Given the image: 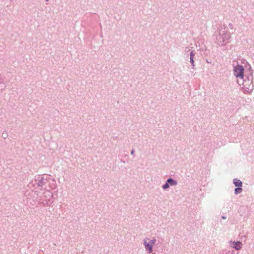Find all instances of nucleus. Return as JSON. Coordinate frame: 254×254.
<instances>
[{"instance_id":"nucleus-1","label":"nucleus","mask_w":254,"mask_h":254,"mask_svg":"<svg viewBox=\"0 0 254 254\" xmlns=\"http://www.w3.org/2000/svg\"><path fill=\"white\" fill-rule=\"evenodd\" d=\"M49 179V177L48 176L45 177L41 175H38L35 177L34 180L33 181V186L35 188H42L45 186Z\"/></svg>"},{"instance_id":"nucleus-2","label":"nucleus","mask_w":254,"mask_h":254,"mask_svg":"<svg viewBox=\"0 0 254 254\" xmlns=\"http://www.w3.org/2000/svg\"><path fill=\"white\" fill-rule=\"evenodd\" d=\"M234 75L237 78H240L243 79L244 77V68L242 66L237 65L234 67Z\"/></svg>"},{"instance_id":"nucleus-3","label":"nucleus","mask_w":254,"mask_h":254,"mask_svg":"<svg viewBox=\"0 0 254 254\" xmlns=\"http://www.w3.org/2000/svg\"><path fill=\"white\" fill-rule=\"evenodd\" d=\"M155 241V240H152L151 243H150V244L147 243L146 241H144L145 247V248L146 249L149 250V252H152V246H153V244H154Z\"/></svg>"},{"instance_id":"nucleus-4","label":"nucleus","mask_w":254,"mask_h":254,"mask_svg":"<svg viewBox=\"0 0 254 254\" xmlns=\"http://www.w3.org/2000/svg\"><path fill=\"white\" fill-rule=\"evenodd\" d=\"M233 247L236 250H239L241 248V243L238 241L236 242H233Z\"/></svg>"},{"instance_id":"nucleus-5","label":"nucleus","mask_w":254,"mask_h":254,"mask_svg":"<svg viewBox=\"0 0 254 254\" xmlns=\"http://www.w3.org/2000/svg\"><path fill=\"white\" fill-rule=\"evenodd\" d=\"M233 183L237 187H241L242 186L241 181L237 179H235L233 181Z\"/></svg>"},{"instance_id":"nucleus-6","label":"nucleus","mask_w":254,"mask_h":254,"mask_svg":"<svg viewBox=\"0 0 254 254\" xmlns=\"http://www.w3.org/2000/svg\"><path fill=\"white\" fill-rule=\"evenodd\" d=\"M6 86L2 80L0 79V90L2 91L4 90L6 88Z\"/></svg>"},{"instance_id":"nucleus-7","label":"nucleus","mask_w":254,"mask_h":254,"mask_svg":"<svg viewBox=\"0 0 254 254\" xmlns=\"http://www.w3.org/2000/svg\"><path fill=\"white\" fill-rule=\"evenodd\" d=\"M167 182L168 183V184H169L171 185H175L177 184L176 182L172 179H168Z\"/></svg>"},{"instance_id":"nucleus-8","label":"nucleus","mask_w":254,"mask_h":254,"mask_svg":"<svg viewBox=\"0 0 254 254\" xmlns=\"http://www.w3.org/2000/svg\"><path fill=\"white\" fill-rule=\"evenodd\" d=\"M242 191V188H237L235 189V193L236 194L240 193Z\"/></svg>"},{"instance_id":"nucleus-9","label":"nucleus","mask_w":254,"mask_h":254,"mask_svg":"<svg viewBox=\"0 0 254 254\" xmlns=\"http://www.w3.org/2000/svg\"><path fill=\"white\" fill-rule=\"evenodd\" d=\"M169 187V184L167 182H166L163 186V188L166 189Z\"/></svg>"},{"instance_id":"nucleus-10","label":"nucleus","mask_w":254,"mask_h":254,"mask_svg":"<svg viewBox=\"0 0 254 254\" xmlns=\"http://www.w3.org/2000/svg\"><path fill=\"white\" fill-rule=\"evenodd\" d=\"M194 55H195V54H194L193 51H191V52L190 53V57L193 58Z\"/></svg>"},{"instance_id":"nucleus-11","label":"nucleus","mask_w":254,"mask_h":254,"mask_svg":"<svg viewBox=\"0 0 254 254\" xmlns=\"http://www.w3.org/2000/svg\"><path fill=\"white\" fill-rule=\"evenodd\" d=\"M190 61L192 63V64H193V63H194L193 58L190 57Z\"/></svg>"},{"instance_id":"nucleus-12","label":"nucleus","mask_w":254,"mask_h":254,"mask_svg":"<svg viewBox=\"0 0 254 254\" xmlns=\"http://www.w3.org/2000/svg\"><path fill=\"white\" fill-rule=\"evenodd\" d=\"M3 135H4V136H3V137H4V138H6V137H7V134H6L5 135H4V134L3 133Z\"/></svg>"},{"instance_id":"nucleus-13","label":"nucleus","mask_w":254,"mask_h":254,"mask_svg":"<svg viewBox=\"0 0 254 254\" xmlns=\"http://www.w3.org/2000/svg\"><path fill=\"white\" fill-rule=\"evenodd\" d=\"M134 151L132 150V152H131V154H133L134 153Z\"/></svg>"},{"instance_id":"nucleus-14","label":"nucleus","mask_w":254,"mask_h":254,"mask_svg":"<svg viewBox=\"0 0 254 254\" xmlns=\"http://www.w3.org/2000/svg\"><path fill=\"white\" fill-rule=\"evenodd\" d=\"M45 1H48L49 0H45Z\"/></svg>"}]
</instances>
